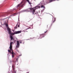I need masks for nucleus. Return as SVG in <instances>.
Here are the masks:
<instances>
[{"mask_svg":"<svg viewBox=\"0 0 73 73\" xmlns=\"http://www.w3.org/2000/svg\"><path fill=\"white\" fill-rule=\"evenodd\" d=\"M8 31L9 32V35H10V37L11 38L10 41L11 42H10V49L8 50V52L9 53H11L12 54V58H13L14 57V56L16 54L13 52V50L12 49V44H13V42H16V40H15V39L13 38V36H13L14 35H16V34H18L19 33H20L21 31H15L13 33H11V30H10V29L8 27L7 28Z\"/></svg>","mask_w":73,"mask_h":73,"instance_id":"obj_1","label":"nucleus"},{"mask_svg":"<svg viewBox=\"0 0 73 73\" xmlns=\"http://www.w3.org/2000/svg\"><path fill=\"white\" fill-rule=\"evenodd\" d=\"M28 1V2L29 3V4H31V3L29 1V0H24V1H22V2L20 4H18L17 5V8H20L21 7H23V5L25 4L26 3V1Z\"/></svg>","mask_w":73,"mask_h":73,"instance_id":"obj_2","label":"nucleus"},{"mask_svg":"<svg viewBox=\"0 0 73 73\" xmlns=\"http://www.w3.org/2000/svg\"><path fill=\"white\" fill-rule=\"evenodd\" d=\"M40 5L41 8H43L44 9H45V7L44 6L45 5V3H44V1L40 2Z\"/></svg>","mask_w":73,"mask_h":73,"instance_id":"obj_3","label":"nucleus"},{"mask_svg":"<svg viewBox=\"0 0 73 73\" xmlns=\"http://www.w3.org/2000/svg\"><path fill=\"white\" fill-rule=\"evenodd\" d=\"M36 7L31 8H30V11H31V12H32V13L33 14H35V11H36Z\"/></svg>","mask_w":73,"mask_h":73,"instance_id":"obj_4","label":"nucleus"},{"mask_svg":"<svg viewBox=\"0 0 73 73\" xmlns=\"http://www.w3.org/2000/svg\"><path fill=\"white\" fill-rule=\"evenodd\" d=\"M51 2H53V0H46V4H47L51 3Z\"/></svg>","mask_w":73,"mask_h":73,"instance_id":"obj_5","label":"nucleus"},{"mask_svg":"<svg viewBox=\"0 0 73 73\" xmlns=\"http://www.w3.org/2000/svg\"><path fill=\"white\" fill-rule=\"evenodd\" d=\"M8 19H7V21H6L4 23V24L6 26V27H8Z\"/></svg>","mask_w":73,"mask_h":73,"instance_id":"obj_6","label":"nucleus"},{"mask_svg":"<svg viewBox=\"0 0 73 73\" xmlns=\"http://www.w3.org/2000/svg\"><path fill=\"white\" fill-rule=\"evenodd\" d=\"M19 45H20V43H19V41H17L16 48H19Z\"/></svg>","mask_w":73,"mask_h":73,"instance_id":"obj_7","label":"nucleus"},{"mask_svg":"<svg viewBox=\"0 0 73 73\" xmlns=\"http://www.w3.org/2000/svg\"><path fill=\"white\" fill-rule=\"evenodd\" d=\"M56 18H52V23H54V21H56Z\"/></svg>","mask_w":73,"mask_h":73,"instance_id":"obj_8","label":"nucleus"},{"mask_svg":"<svg viewBox=\"0 0 73 73\" xmlns=\"http://www.w3.org/2000/svg\"><path fill=\"white\" fill-rule=\"evenodd\" d=\"M8 13H3L2 14V15H8Z\"/></svg>","mask_w":73,"mask_h":73,"instance_id":"obj_9","label":"nucleus"},{"mask_svg":"<svg viewBox=\"0 0 73 73\" xmlns=\"http://www.w3.org/2000/svg\"><path fill=\"white\" fill-rule=\"evenodd\" d=\"M19 42L20 44H21V43L24 44V41L23 40L21 41H19Z\"/></svg>","mask_w":73,"mask_h":73,"instance_id":"obj_10","label":"nucleus"},{"mask_svg":"<svg viewBox=\"0 0 73 73\" xmlns=\"http://www.w3.org/2000/svg\"><path fill=\"white\" fill-rule=\"evenodd\" d=\"M40 37H44V34H42L40 35Z\"/></svg>","mask_w":73,"mask_h":73,"instance_id":"obj_11","label":"nucleus"},{"mask_svg":"<svg viewBox=\"0 0 73 73\" xmlns=\"http://www.w3.org/2000/svg\"><path fill=\"white\" fill-rule=\"evenodd\" d=\"M16 9H13L11 10L10 11H9L8 12H9V13H10L11 12H12L14 10H15Z\"/></svg>","mask_w":73,"mask_h":73,"instance_id":"obj_12","label":"nucleus"},{"mask_svg":"<svg viewBox=\"0 0 73 73\" xmlns=\"http://www.w3.org/2000/svg\"><path fill=\"white\" fill-rule=\"evenodd\" d=\"M12 69L13 70V71H15V68L14 67V66L13 65L12 66Z\"/></svg>","mask_w":73,"mask_h":73,"instance_id":"obj_13","label":"nucleus"},{"mask_svg":"<svg viewBox=\"0 0 73 73\" xmlns=\"http://www.w3.org/2000/svg\"><path fill=\"white\" fill-rule=\"evenodd\" d=\"M11 53H8L7 54V56L8 57H9L10 56V55H11Z\"/></svg>","mask_w":73,"mask_h":73,"instance_id":"obj_14","label":"nucleus"},{"mask_svg":"<svg viewBox=\"0 0 73 73\" xmlns=\"http://www.w3.org/2000/svg\"><path fill=\"white\" fill-rule=\"evenodd\" d=\"M29 29V28H27V29H26L25 30H24V31H25L27 32H28V31H27V29Z\"/></svg>","mask_w":73,"mask_h":73,"instance_id":"obj_15","label":"nucleus"},{"mask_svg":"<svg viewBox=\"0 0 73 73\" xmlns=\"http://www.w3.org/2000/svg\"><path fill=\"white\" fill-rule=\"evenodd\" d=\"M17 25L16 27H15V29H17Z\"/></svg>","mask_w":73,"mask_h":73,"instance_id":"obj_16","label":"nucleus"},{"mask_svg":"<svg viewBox=\"0 0 73 73\" xmlns=\"http://www.w3.org/2000/svg\"><path fill=\"white\" fill-rule=\"evenodd\" d=\"M36 38H38H38H39V37L38 36H37L36 37Z\"/></svg>","mask_w":73,"mask_h":73,"instance_id":"obj_17","label":"nucleus"},{"mask_svg":"<svg viewBox=\"0 0 73 73\" xmlns=\"http://www.w3.org/2000/svg\"><path fill=\"white\" fill-rule=\"evenodd\" d=\"M15 15H16V13H14L13 14V16H15Z\"/></svg>","mask_w":73,"mask_h":73,"instance_id":"obj_18","label":"nucleus"},{"mask_svg":"<svg viewBox=\"0 0 73 73\" xmlns=\"http://www.w3.org/2000/svg\"><path fill=\"white\" fill-rule=\"evenodd\" d=\"M56 0H57V1H58L59 0H52L53 1H56Z\"/></svg>","mask_w":73,"mask_h":73,"instance_id":"obj_19","label":"nucleus"},{"mask_svg":"<svg viewBox=\"0 0 73 73\" xmlns=\"http://www.w3.org/2000/svg\"><path fill=\"white\" fill-rule=\"evenodd\" d=\"M17 26H18V27H20V25H17Z\"/></svg>","mask_w":73,"mask_h":73,"instance_id":"obj_20","label":"nucleus"},{"mask_svg":"<svg viewBox=\"0 0 73 73\" xmlns=\"http://www.w3.org/2000/svg\"><path fill=\"white\" fill-rule=\"evenodd\" d=\"M16 71H13V73H16Z\"/></svg>","mask_w":73,"mask_h":73,"instance_id":"obj_21","label":"nucleus"},{"mask_svg":"<svg viewBox=\"0 0 73 73\" xmlns=\"http://www.w3.org/2000/svg\"><path fill=\"white\" fill-rule=\"evenodd\" d=\"M47 32V31H46V32H44V33H46V32Z\"/></svg>","mask_w":73,"mask_h":73,"instance_id":"obj_22","label":"nucleus"},{"mask_svg":"<svg viewBox=\"0 0 73 73\" xmlns=\"http://www.w3.org/2000/svg\"><path fill=\"white\" fill-rule=\"evenodd\" d=\"M39 8H40V7L39 6Z\"/></svg>","mask_w":73,"mask_h":73,"instance_id":"obj_23","label":"nucleus"},{"mask_svg":"<svg viewBox=\"0 0 73 73\" xmlns=\"http://www.w3.org/2000/svg\"><path fill=\"white\" fill-rule=\"evenodd\" d=\"M14 0V1H15V0Z\"/></svg>","mask_w":73,"mask_h":73,"instance_id":"obj_24","label":"nucleus"},{"mask_svg":"<svg viewBox=\"0 0 73 73\" xmlns=\"http://www.w3.org/2000/svg\"><path fill=\"white\" fill-rule=\"evenodd\" d=\"M3 16H4V15H3Z\"/></svg>","mask_w":73,"mask_h":73,"instance_id":"obj_25","label":"nucleus"}]
</instances>
